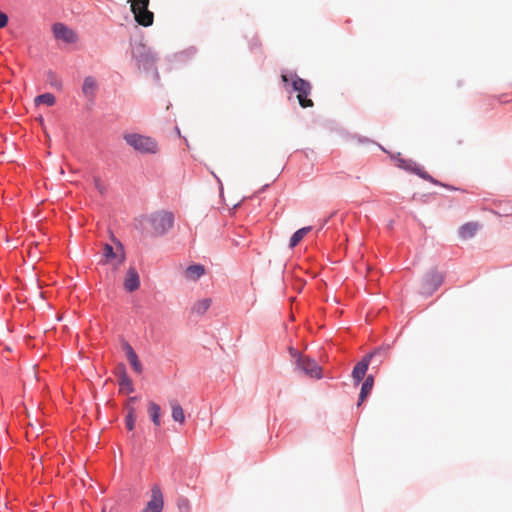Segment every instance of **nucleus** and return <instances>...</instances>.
Listing matches in <instances>:
<instances>
[{
	"instance_id": "a211bd4d",
	"label": "nucleus",
	"mask_w": 512,
	"mask_h": 512,
	"mask_svg": "<svg viewBox=\"0 0 512 512\" xmlns=\"http://www.w3.org/2000/svg\"><path fill=\"white\" fill-rule=\"evenodd\" d=\"M148 413L154 425L159 427L161 425V407L157 403L150 401L148 404Z\"/></svg>"
},
{
	"instance_id": "9b49d317",
	"label": "nucleus",
	"mask_w": 512,
	"mask_h": 512,
	"mask_svg": "<svg viewBox=\"0 0 512 512\" xmlns=\"http://www.w3.org/2000/svg\"><path fill=\"white\" fill-rule=\"evenodd\" d=\"M379 352L375 351L367 356H365L359 363H357L352 371V377L355 380L356 384H359L360 381L364 378L370 359L375 357Z\"/></svg>"
},
{
	"instance_id": "39448f33",
	"label": "nucleus",
	"mask_w": 512,
	"mask_h": 512,
	"mask_svg": "<svg viewBox=\"0 0 512 512\" xmlns=\"http://www.w3.org/2000/svg\"><path fill=\"white\" fill-rule=\"evenodd\" d=\"M132 56L144 69H148L156 60L151 50L143 43H137L132 47Z\"/></svg>"
},
{
	"instance_id": "7c9ffc66",
	"label": "nucleus",
	"mask_w": 512,
	"mask_h": 512,
	"mask_svg": "<svg viewBox=\"0 0 512 512\" xmlns=\"http://www.w3.org/2000/svg\"><path fill=\"white\" fill-rule=\"evenodd\" d=\"M135 400H136V397H132V398H130V401H131V402H132V401H135Z\"/></svg>"
},
{
	"instance_id": "aec40b11",
	"label": "nucleus",
	"mask_w": 512,
	"mask_h": 512,
	"mask_svg": "<svg viewBox=\"0 0 512 512\" xmlns=\"http://www.w3.org/2000/svg\"><path fill=\"white\" fill-rule=\"evenodd\" d=\"M171 409H172L173 420L180 424H183L185 422V414H184V410L181 407V405L178 404L177 402H172Z\"/></svg>"
},
{
	"instance_id": "dca6fc26",
	"label": "nucleus",
	"mask_w": 512,
	"mask_h": 512,
	"mask_svg": "<svg viewBox=\"0 0 512 512\" xmlns=\"http://www.w3.org/2000/svg\"><path fill=\"white\" fill-rule=\"evenodd\" d=\"M373 385H374L373 376L372 375L367 376L361 386L358 406H360L364 402V400L367 398V396L370 394V392L373 388Z\"/></svg>"
},
{
	"instance_id": "7ed1b4c3",
	"label": "nucleus",
	"mask_w": 512,
	"mask_h": 512,
	"mask_svg": "<svg viewBox=\"0 0 512 512\" xmlns=\"http://www.w3.org/2000/svg\"><path fill=\"white\" fill-rule=\"evenodd\" d=\"M147 221L151 225L155 235H163L170 228H172L174 223V216L171 212L168 211H158L151 214L147 218Z\"/></svg>"
},
{
	"instance_id": "6e6552de",
	"label": "nucleus",
	"mask_w": 512,
	"mask_h": 512,
	"mask_svg": "<svg viewBox=\"0 0 512 512\" xmlns=\"http://www.w3.org/2000/svg\"><path fill=\"white\" fill-rule=\"evenodd\" d=\"M297 366L309 377L317 379L322 377L321 367L314 360L308 357L299 356L297 359Z\"/></svg>"
},
{
	"instance_id": "a878e982",
	"label": "nucleus",
	"mask_w": 512,
	"mask_h": 512,
	"mask_svg": "<svg viewBox=\"0 0 512 512\" xmlns=\"http://www.w3.org/2000/svg\"><path fill=\"white\" fill-rule=\"evenodd\" d=\"M177 507L180 512H190L191 511L190 501L185 497H180L178 499Z\"/></svg>"
},
{
	"instance_id": "cd10ccee",
	"label": "nucleus",
	"mask_w": 512,
	"mask_h": 512,
	"mask_svg": "<svg viewBox=\"0 0 512 512\" xmlns=\"http://www.w3.org/2000/svg\"><path fill=\"white\" fill-rule=\"evenodd\" d=\"M8 23V16L3 13V12H0V29L1 28H4Z\"/></svg>"
},
{
	"instance_id": "1a4fd4ad",
	"label": "nucleus",
	"mask_w": 512,
	"mask_h": 512,
	"mask_svg": "<svg viewBox=\"0 0 512 512\" xmlns=\"http://www.w3.org/2000/svg\"><path fill=\"white\" fill-rule=\"evenodd\" d=\"M52 30L54 37L65 43H75L78 40L76 32L63 23L54 24Z\"/></svg>"
},
{
	"instance_id": "f8f14e48",
	"label": "nucleus",
	"mask_w": 512,
	"mask_h": 512,
	"mask_svg": "<svg viewBox=\"0 0 512 512\" xmlns=\"http://www.w3.org/2000/svg\"><path fill=\"white\" fill-rule=\"evenodd\" d=\"M140 286V278L137 270L134 267H130L127 271L125 280H124V288L128 292H133L137 290Z\"/></svg>"
},
{
	"instance_id": "2eb2a0df",
	"label": "nucleus",
	"mask_w": 512,
	"mask_h": 512,
	"mask_svg": "<svg viewBox=\"0 0 512 512\" xmlns=\"http://www.w3.org/2000/svg\"><path fill=\"white\" fill-rule=\"evenodd\" d=\"M124 350L126 352V356H127V359L129 361L130 365L132 366V368L134 369V371L136 373L140 374L142 372L143 368H142L141 362L138 359L136 352L134 351L132 346L128 343L124 344Z\"/></svg>"
},
{
	"instance_id": "f257e3e1",
	"label": "nucleus",
	"mask_w": 512,
	"mask_h": 512,
	"mask_svg": "<svg viewBox=\"0 0 512 512\" xmlns=\"http://www.w3.org/2000/svg\"><path fill=\"white\" fill-rule=\"evenodd\" d=\"M123 139L130 147L141 154H156L158 152V143L150 136L126 133Z\"/></svg>"
},
{
	"instance_id": "f3484780",
	"label": "nucleus",
	"mask_w": 512,
	"mask_h": 512,
	"mask_svg": "<svg viewBox=\"0 0 512 512\" xmlns=\"http://www.w3.org/2000/svg\"><path fill=\"white\" fill-rule=\"evenodd\" d=\"M205 269L204 266L200 264L191 265L185 270V277L188 280L196 281L198 280L202 275H204Z\"/></svg>"
},
{
	"instance_id": "9d476101",
	"label": "nucleus",
	"mask_w": 512,
	"mask_h": 512,
	"mask_svg": "<svg viewBox=\"0 0 512 512\" xmlns=\"http://www.w3.org/2000/svg\"><path fill=\"white\" fill-rule=\"evenodd\" d=\"M116 251H114L113 247L109 244H105L103 247V257L104 263L111 261L112 259H118V263L122 264L125 260V253L122 244L117 241L116 243Z\"/></svg>"
},
{
	"instance_id": "4468645a",
	"label": "nucleus",
	"mask_w": 512,
	"mask_h": 512,
	"mask_svg": "<svg viewBox=\"0 0 512 512\" xmlns=\"http://www.w3.org/2000/svg\"><path fill=\"white\" fill-rule=\"evenodd\" d=\"M479 228H480V224L478 222H468V223L463 224L459 228L458 233H459V236L461 239L467 240V239L474 237L476 235L477 231L479 230Z\"/></svg>"
},
{
	"instance_id": "f03ea898",
	"label": "nucleus",
	"mask_w": 512,
	"mask_h": 512,
	"mask_svg": "<svg viewBox=\"0 0 512 512\" xmlns=\"http://www.w3.org/2000/svg\"><path fill=\"white\" fill-rule=\"evenodd\" d=\"M135 21L143 26L153 25L154 13L148 9L150 0H128Z\"/></svg>"
},
{
	"instance_id": "412c9836",
	"label": "nucleus",
	"mask_w": 512,
	"mask_h": 512,
	"mask_svg": "<svg viewBox=\"0 0 512 512\" xmlns=\"http://www.w3.org/2000/svg\"><path fill=\"white\" fill-rule=\"evenodd\" d=\"M119 385L121 387V391H125L127 394L133 392L134 390L132 380L128 377L124 370L120 374Z\"/></svg>"
},
{
	"instance_id": "20e7f679",
	"label": "nucleus",
	"mask_w": 512,
	"mask_h": 512,
	"mask_svg": "<svg viewBox=\"0 0 512 512\" xmlns=\"http://www.w3.org/2000/svg\"><path fill=\"white\" fill-rule=\"evenodd\" d=\"M292 86L297 92V99L302 108H309L314 105L313 101L309 98L312 86L308 81L296 76L292 81Z\"/></svg>"
},
{
	"instance_id": "393cba45",
	"label": "nucleus",
	"mask_w": 512,
	"mask_h": 512,
	"mask_svg": "<svg viewBox=\"0 0 512 512\" xmlns=\"http://www.w3.org/2000/svg\"><path fill=\"white\" fill-rule=\"evenodd\" d=\"M127 410H128V413H127L126 420H125L126 427L128 430H133L134 426H135V422H136L135 409H134V407L129 406L127 408Z\"/></svg>"
},
{
	"instance_id": "0eeeda50",
	"label": "nucleus",
	"mask_w": 512,
	"mask_h": 512,
	"mask_svg": "<svg viewBox=\"0 0 512 512\" xmlns=\"http://www.w3.org/2000/svg\"><path fill=\"white\" fill-rule=\"evenodd\" d=\"M163 507V493L158 485H154L151 488V499L147 502L142 512H162Z\"/></svg>"
},
{
	"instance_id": "5701e85b",
	"label": "nucleus",
	"mask_w": 512,
	"mask_h": 512,
	"mask_svg": "<svg viewBox=\"0 0 512 512\" xmlns=\"http://www.w3.org/2000/svg\"><path fill=\"white\" fill-rule=\"evenodd\" d=\"M210 305V299H201L194 304L192 311L198 315H202L209 309Z\"/></svg>"
},
{
	"instance_id": "423d86ee",
	"label": "nucleus",
	"mask_w": 512,
	"mask_h": 512,
	"mask_svg": "<svg viewBox=\"0 0 512 512\" xmlns=\"http://www.w3.org/2000/svg\"><path fill=\"white\" fill-rule=\"evenodd\" d=\"M443 283V275L436 270L429 271L423 278L420 293L422 295L433 294Z\"/></svg>"
},
{
	"instance_id": "b1692460",
	"label": "nucleus",
	"mask_w": 512,
	"mask_h": 512,
	"mask_svg": "<svg viewBox=\"0 0 512 512\" xmlns=\"http://www.w3.org/2000/svg\"><path fill=\"white\" fill-rule=\"evenodd\" d=\"M35 104H46L48 106H52L55 104V96L51 93H44L41 95H38L35 98Z\"/></svg>"
},
{
	"instance_id": "ddd939ff",
	"label": "nucleus",
	"mask_w": 512,
	"mask_h": 512,
	"mask_svg": "<svg viewBox=\"0 0 512 512\" xmlns=\"http://www.w3.org/2000/svg\"><path fill=\"white\" fill-rule=\"evenodd\" d=\"M98 88L97 81L92 76H87L84 78L82 85V92L86 98L93 100Z\"/></svg>"
},
{
	"instance_id": "6ab92c4d",
	"label": "nucleus",
	"mask_w": 512,
	"mask_h": 512,
	"mask_svg": "<svg viewBox=\"0 0 512 512\" xmlns=\"http://www.w3.org/2000/svg\"><path fill=\"white\" fill-rule=\"evenodd\" d=\"M311 231V227H303L297 230L291 237L289 246L290 248H294L297 246L300 241Z\"/></svg>"
},
{
	"instance_id": "c756f323",
	"label": "nucleus",
	"mask_w": 512,
	"mask_h": 512,
	"mask_svg": "<svg viewBox=\"0 0 512 512\" xmlns=\"http://www.w3.org/2000/svg\"><path fill=\"white\" fill-rule=\"evenodd\" d=\"M283 82H288V77L286 75L281 76Z\"/></svg>"
},
{
	"instance_id": "4be33fe9",
	"label": "nucleus",
	"mask_w": 512,
	"mask_h": 512,
	"mask_svg": "<svg viewBox=\"0 0 512 512\" xmlns=\"http://www.w3.org/2000/svg\"><path fill=\"white\" fill-rule=\"evenodd\" d=\"M399 166L404 168V169L413 171L414 173H416L417 175H419L423 179L431 180V177L421 167L413 168L412 164L408 163L405 160H401Z\"/></svg>"
},
{
	"instance_id": "c85d7f7f",
	"label": "nucleus",
	"mask_w": 512,
	"mask_h": 512,
	"mask_svg": "<svg viewBox=\"0 0 512 512\" xmlns=\"http://www.w3.org/2000/svg\"><path fill=\"white\" fill-rule=\"evenodd\" d=\"M95 186L101 193H103L102 185L99 179H95Z\"/></svg>"
},
{
	"instance_id": "bb28decb",
	"label": "nucleus",
	"mask_w": 512,
	"mask_h": 512,
	"mask_svg": "<svg viewBox=\"0 0 512 512\" xmlns=\"http://www.w3.org/2000/svg\"><path fill=\"white\" fill-rule=\"evenodd\" d=\"M47 80H48L49 84H50L51 86L55 87V88L60 89V88H61V86H62V82H61V80H60V79L58 78V76H57L54 72H52V71L48 72V74H47Z\"/></svg>"
}]
</instances>
